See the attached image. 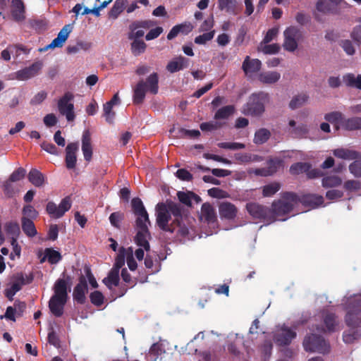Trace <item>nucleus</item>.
<instances>
[{
    "mask_svg": "<svg viewBox=\"0 0 361 361\" xmlns=\"http://www.w3.org/2000/svg\"><path fill=\"white\" fill-rule=\"evenodd\" d=\"M156 217L157 224L161 230L173 233L175 224L182 221V208L171 200H167L166 203L159 202L156 206Z\"/></svg>",
    "mask_w": 361,
    "mask_h": 361,
    "instance_id": "f257e3e1",
    "label": "nucleus"
},
{
    "mask_svg": "<svg viewBox=\"0 0 361 361\" xmlns=\"http://www.w3.org/2000/svg\"><path fill=\"white\" fill-rule=\"evenodd\" d=\"M54 295L49 301V308L51 314L60 317L63 314L64 306L68 300L67 282L63 279H59L54 285Z\"/></svg>",
    "mask_w": 361,
    "mask_h": 361,
    "instance_id": "f03ea898",
    "label": "nucleus"
},
{
    "mask_svg": "<svg viewBox=\"0 0 361 361\" xmlns=\"http://www.w3.org/2000/svg\"><path fill=\"white\" fill-rule=\"evenodd\" d=\"M133 102L135 105L142 104L145 99L146 93L155 95L159 92V75L152 73L147 79L139 80L133 89Z\"/></svg>",
    "mask_w": 361,
    "mask_h": 361,
    "instance_id": "7ed1b4c3",
    "label": "nucleus"
},
{
    "mask_svg": "<svg viewBox=\"0 0 361 361\" xmlns=\"http://www.w3.org/2000/svg\"><path fill=\"white\" fill-rule=\"evenodd\" d=\"M298 195L293 192H285L281 194V199L275 200L271 204V221L278 217L289 214L297 204Z\"/></svg>",
    "mask_w": 361,
    "mask_h": 361,
    "instance_id": "20e7f679",
    "label": "nucleus"
},
{
    "mask_svg": "<svg viewBox=\"0 0 361 361\" xmlns=\"http://www.w3.org/2000/svg\"><path fill=\"white\" fill-rule=\"evenodd\" d=\"M269 94L264 92L252 94L243 106L242 113L246 116H261L265 111V104L269 102Z\"/></svg>",
    "mask_w": 361,
    "mask_h": 361,
    "instance_id": "39448f33",
    "label": "nucleus"
},
{
    "mask_svg": "<svg viewBox=\"0 0 361 361\" xmlns=\"http://www.w3.org/2000/svg\"><path fill=\"white\" fill-rule=\"evenodd\" d=\"M346 310L347 326L352 328L361 326V295L349 298Z\"/></svg>",
    "mask_w": 361,
    "mask_h": 361,
    "instance_id": "423d86ee",
    "label": "nucleus"
},
{
    "mask_svg": "<svg viewBox=\"0 0 361 361\" xmlns=\"http://www.w3.org/2000/svg\"><path fill=\"white\" fill-rule=\"evenodd\" d=\"M303 346L306 351L327 353L330 346L325 339L317 334L306 336L303 341Z\"/></svg>",
    "mask_w": 361,
    "mask_h": 361,
    "instance_id": "0eeeda50",
    "label": "nucleus"
},
{
    "mask_svg": "<svg viewBox=\"0 0 361 361\" xmlns=\"http://www.w3.org/2000/svg\"><path fill=\"white\" fill-rule=\"evenodd\" d=\"M73 99V94L71 92H66L58 101L59 111L61 115L66 116L68 121H73L75 117L74 105L72 103Z\"/></svg>",
    "mask_w": 361,
    "mask_h": 361,
    "instance_id": "6e6552de",
    "label": "nucleus"
},
{
    "mask_svg": "<svg viewBox=\"0 0 361 361\" xmlns=\"http://www.w3.org/2000/svg\"><path fill=\"white\" fill-rule=\"evenodd\" d=\"M148 226H149L148 223H141L140 221L138 224H135L137 233L134 239L136 245L143 247L146 251L150 249L149 240L151 238V234Z\"/></svg>",
    "mask_w": 361,
    "mask_h": 361,
    "instance_id": "1a4fd4ad",
    "label": "nucleus"
},
{
    "mask_svg": "<svg viewBox=\"0 0 361 361\" xmlns=\"http://www.w3.org/2000/svg\"><path fill=\"white\" fill-rule=\"evenodd\" d=\"M71 207V200L69 196L64 197L59 205L54 202H49L46 207V211L49 215L54 219L62 217Z\"/></svg>",
    "mask_w": 361,
    "mask_h": 361,
    "instance_id": "9d476101",
    "label": "nucleus"
},
{
    "mask_svg": "<svg viewBox=\"0 0 361 361\" xmlns=\"http://www.w3.org/2000/svg\"><path fill=\"white\" fill-rule=\"evenodd\" d=\"M14 281L13 282L11 288L6 289L5 295L9 300H13V296L17 292L21 290L22 286L25 284H29L33 281V275L30 274L25 278L23 273H18L14 276Z\"/></svg>",
    "mask_w": 361,
    "mask_h": 361,
    "instance_id": "9b49d317",
    "label": "nucleus"
},
{
    "mask_svg": "<svg viewBox=\"0 0 361 361\" xmlns=\"http://www.w3.org/2000/svg\"><path fill=\"white\" fill-rule=\"evenodd\" d=\"M248 213L255 219L271 221L272 212L271 209L255 202H250L246 205Z\"/></svg>",
    "mask_w": 361,
    "mask_h": 361,
    "instance_id": "f8f14e48",
    "label": "nucleus"
},
{
    "mask_svg": "<svg viewBox=\"0 0 361 361\" xmlns=\"http://www.w3.org/2000/svg\"><path fill=\"white\" fill-rule=\"evenodd\" d=\"M284 42L283 47L288 51L293 52L298 48V42L300 32L295 27H289L284 31Z\"/></svg>",
    "mask_w": 361,
    "mask_h": 361,
    "instance_id": "ddd939ff",
    "label": "nucleus"
},
{
    "mask_svg": "<svg viewBox=\"0 0 361 361\" xmlns=\"http://www.w3.org/2000/svg\"><path fill=\"white\" fill-rule=\"evenodd\" d=\"M132 209L134 214L137 216L135 224H138L139 221L141 223H148L151 224L149 215L145 209L144 204L139 197H134L131 201Z\"/></svg>",
    "mask_w": 361,
    "mask_h": 361,
    "instance_id": "4468645a",
    "label": "nucleus"
},
{
    "mask_svg": "<svg viewBox=\"0 0 361 361\" xmlns=\"http://www.w3.org/2000/svg\"><path fill=\"white\" fill-rule=\"evenodd\" d=\"M42 68L41 61H36L28 67H25L16 73V78L18 80H27L35 77Z\"/></svg>",
    "mask_w": 361,
    "mask_h": 361,
    "instance_id": "2eb2a0df",
    "label": "nucleus"
},
{
    "mask_svg": "<svg viewBox=\"0 0 361 361\" xmlns=\"http://www.w3.org/2000/svg\"><path fill=\"white\" fill-rule=\"evenodd\" d=\"M295 336V331L284 326L275 334L274 338L277 345L284 346L289 345Z\"/></svg>",
    "mask_w": 361,
    "mask_h": 361,
    "instance_id": "dca6fc26",
    "label": "nucleus"
},
{
    "mask_svg": "<svg viewBox=\"0 0 361 361\" xmlns=\"http://www.w3.org/2000/svg\"><path fill=\"white\" fill-rule=\"evenodd\" d=\"M88 290V286L86 278L81 275L79 277V283L75 286L73 293V297L79 304H84L85 302V294Z\"/></svg>",
    "mask_w": 361,
    "mask_h": 361,
    "instance_id": "f3484780",
    "label": "nucleus"
},
{
    "mask_svg": "<svg viewBox=\"0 0 361 361\" xmlns=\"http://www.w3.org/2000/svg\"><path fill=\"white\" fill-rule=\"evenodd\" d=\"M72 30L73 25L68 24L64 25L59 32L57 37L54 39L49 45H47L45 49L62 47Z\"/></svg>",
    "mask_w": 361,
    "mask_h": 361,
    "instance_id": "a211bd4d",
    "label": "nucleus"
},
{
    "mask_svg": "<svg viewBox=\"0 0 361 361\" xmlns=\"http://www.w3.org/2000/svg\"><path fill=\"white\" fill-rule=\"evenodd\" d=\"M300 202L305 207L314 209L324 203V197L315 194H306L301 197L298 196L297 204Z\"/></svg>",
    "mask_w": 361,
    "mask_h": 361,
    "instance_id": "6ab92c4d",
    "label": "nucleus"
},
{
    "mask_svg": "<svg viewBox=\"0 0 361 361\" xmlns=\"http://www.w3.org/2000/svg\"><path fill=\"white\" fill-rule=\"evenodd\" d=\"M79 145L78 142H71L66 148V158L65 162L67 169H73L75 167L77 157L76 152H78Z\"/></svg>",
    "mask_w": 361,
    "mask_h": 361,
    "instance_id": "aec40b11",
    "label": "nucleus"
},
{
    "mask_svg": "<svg viewBox=\"0 0 361 361\" xmlns=\"http://www.w3.org/2000/svg\"><path fill=\"white\" fill-rule=\"evenodd\" d=\"M218 8L227 14L236 16L241 10L237 0H218Z\"/></svg>",
    "mask_w": 361,
    "mask_h": 361,
    "instance_id": "412c9836",
    "label": "nucleus"
},
{
    "mask_svg": "<svg viewBox=\"0 0 361 361\" xmlns=\"http://www.w3.org/2000/svg\"><path fill=\"white\" fill-rule=\"evenodd\" d=\"M262 68V62L257 59H251L247 56L242 64V69L246 75L257 73Z\"/></svg>",
    "mask_w": 361,
    "mask_h": 361,
    "instance_id": "4be33fe9",
    "label": "nucleus"
},
{
    "mask_svg": "<svg viewBox=\"0 0 361 361\" xmlns=\"http://www.w3.org/2000/svg\"><path fill=\"white\" fill-rule=\"evenodd\" d=\"M190 60L188 58L179 56L169 62L166 70L171 73H173L188 68Z\"/></svg>",
    "mask_w": 361,
    "mask_h": 361,
    "instance_id": "5701e85b",
    "label": "nucleus"
},
{
    "mask_svg": "<svg viewBox=\"0 0 361 361\" xmlns=\"http://www.w3.org/2000/svg\"><path fill=\"white\" fill-rule=\"evenodd\" d=\"M219 212L221 219L232 220L235 218L238 209L233 204L223 202L219 204Z\"/></svg>",
    "mask_w": 361,
    "mask_h": 361,
    "instance_id": "b1692460",
    "label": "nucleus"
},
{
    "mask_svg": "<svg viewBox=\"0 0 361 361\" xmlns=\"http://www.w3.org/2000/svg\"><path fill=\"white\" fill-rule=\"evenodd\" d=\"M324 324L326 329H323L324 332H334L337 331L338 321L336 315L331 312L325 311L322 314Z\"/></svg>",
    "mask_w": 361,
    "mask_h": 361,
    "instance_id": "393cba45",
    "label": "nucleus"
},
{
    "mask_svg": "<svg viewBox=\"0 0 361 361\" xmlns=\"http://www.w3.org/2000/svg\"><path fill=\"white\" fill-rule=\"evenodd\" d=\"M25 5L22 0H12L11 15L13 19L16 22H22L25 20Z\"/></svg>",
    "mask_w": 361,
    "mask_h": 361,
    "instance_id": "a878e982",
    "label": "nucleus"
},
{
    "mask_svg": "<svg viewBox=\"0 0 361 361\" xmlns=\"http://www.w3.org/2000/svg\"><path fill=\"white\" fill-rule=\"evenodd\" d=\"M82 151L85 160L90 161L92 157V147L91 144V135L88 130H85L82 133Z\"/></svg>",
    "mask_w": 361,
    "mask_h": 361,
    "instance_id": "bb28decb",
    "label": "nucleus"
},
{
    "mask_svg": "<svg viewBox=\"0 0 361 361\" xmlns=\"http://www.w3.org/2000/svg\"><path fill=\"white\" fill-rule=\"evenodd\" d=\"M28 180L35 187L41 188L46 183L44 175L37 169H32L27 175Z\"/></svg>",
    "mask_w": 361,
    "mask_h": 361,
    "instance_id": "cd10ccee",
    "label": "nucleus"
},
{
    "mask_svg": "<svg viewBox=\"0 0 361 361\" xmlns=\"http://www.w3.org/2000/svg\"><path fill=\"white\" fill-rule=\"evenodd\" d=\"M288 125L292 128V129L289 130V133L293 137L302 138L309 132L307 126L305 124L301 123L296 126V122L294 120L289 121Z\"/></svg>",
    "mask_w": 361,
    "mask_h": 361,
    "instance_id": "c85d7f7f",
    "label": "nucleus"
},
{
    "mask_svg": "<svg viewBox=\"0 0 361 361\" xmlns=\"http://www.w3.org/2000/svg\"><path fill=\"white\" fill-rule=\"evenodd\" d=\"M44 257L40 259V262L43 263L46 260L51 264H57L62 259V255L59 251L55 250L52 247H47L44 250Z\"/></svg>",
    "mask_w": 361,
    "mask_h": 361,
    "instance_id": "c756f323",
    "label": "nucleus"
},
{
    "mask_svg": "<svg viewBox=\"0 0 361 361\" xmlns=\"http://www.w3.org/2000/svg\"><path fill=\"white\" fill-rule=\"evenodd\" d=\"M201 216L207 223H213L216 220V211L209 202H205L202 205Z\"/></svg>",
    "mask_w": 361,
    "mask_h": 361,
    "instance_id": "7c9ffc66",
    "label": "nucleus"
},
{
    "mask_svg": "<svg viewBox=\"0 0 361 361\" xmlns=\"http://www.w3.org/2000/svg\"><path fill=\"white\" fill-rule=\"evenodd\" d=\"M344 118V115L340 111H332L324 115V119L333 124L336 130L342 127Z\"/></svg>",
    "mask_w": 361,
    "mask_h": 361,
    "instance_id": "2f4dec72",
    "label": "nucleus"
},
{
    "mask_svg": "<svg viewBox=\"0 0 361 361\" xmlns=\"http://www.w3.org/2000/svg\"><path fill=\"white\" fill-rule=\"evenodd\" d=\"M21 226L23 231L28 238H33L37 234L34 222L27 217L21 218Z\"/></svg>",
    "mask_w": 361,
    "mask_h": 361,
    "instance_id": "473e14b6",
    "label": "nucleus"
},
{
    "mask_svg": "<svg viewBox=\"0 0 361 361\" xmlns=\"http://www.w3.org/2000/svg\"><path fill=\"white\" fill-rule=\"evenodd\" d=\"M333 154L338 158L348 160H354L359 157L357 152L343 148L334 149Z\"/></svg>",
    "mask_w": 361,
    "mask_h": 361,
    "instance_id": "72a5a7b5",
    "label": "nucleus"
},
{
    "mask_svg": "<svg viewBox=\"0 0 361 361\" xmlns=\"http://www.w3.org/2000/svg\"><path fill=\"white\" fill-rule=\"evenodd\" d=\"M281 75L276 71L262 72L259 74V80L264 84H274L279 80Z\"/></svg>",
    "mask_w": 361,
    "mask_h": 361,
    "instance_id": "f704fd0d",
    "label": "nucleus"
},
{
    "mask_svg": "<svg viewBox=\"0 0 361 361\" xmlns=\"http://www.w3.org/2000/svg\"><path fill=\"white\" fill-rule=\"evenodd\" d=\"M343 80L347 87L361 90V74L355 76L353 73H347L343 76Z\"/></svg>",
    "mask_w": 361,
    "mask_h": 361,
    "instance_id": "c9c22d12",
    "label": "nucleus"
},
{
    "mask_svg": "<svg viewBox=\"0 0 361 361\" xmlns=\"http://www.w3.org/2000/svg\"><path fill=\"white\" fill-rule=\"evenodd\" d=\"M4 230L6 233L11 236V240H18L20 234V226L16 221L6 222L4 225Z\"/></svg>",
    "mask_w": 361,
    "mask_h": 361,
    "instance_id": "e433bc0d",
    "label": "nucleus"
},
{
    "mask_svg": "<svg viewBox=\"0 0 361 361\" xmlns=\"http://www.w3.org/2000/svg\"><path fill=\"white\" fill-rule=\"evenodd\" d=\"M341 128L345 130H355L361 129V118L352 117L349 118H344Z\"/></svg>",
    "mask_w": 361,
    "mask_h": 361,
    "instance_id": "4c0bfd02",
    "label": "nucleus"
},
{
    "mask_svg": "<svg viewBox=\"0 0 361 361\" xmlns=\"http://www.w3.org/2000/svg\"><path fill=\"white\" fill-rule=\"evenodd\" d=\"M127 4V0H116L112 8L109 12V18L116 19L123 12Z\"/></svg>",
    "mask_w": 361,
    "mask_h": 361,
    "instance_id": "58836bf2",
    "label": "nucleus"
},
{
    "mask_svg": "<svg viewBox=\"0 0 361 361\" xmlns=\"http://www.w3.org/2000/svg\"><path fill=\"white\" fill-rule=\"evenodd\" d=\"M235 112V107L233 105L224 106L216 111L214 114V119H227Z\"/></svg>",
    "mask_w": 361,
    "mask_h": 361,
    "instance_id": "ea45409f",
    "label": "nucleus"
},
{
    "mask_svg": "<svg viewBox=\"0 0 361 361\" xmlns=\"http://www.w3.org/2000/svg\"><path fill=\"white\" fill-rule=\"evenodd\" d=\"M119 280V271H116V269H111L103 282L109 288H111L112 286H118Z\"/></svg>",
    "mask_w": 361,
    "mask_h": 361,
    "instance_id": "a19ab883",
    "label": "nucleus"
},
{
    "mask_svg": "<svg viewBox=\"0 0 361 361\" xmlns=\"http://www.w3.org/2000/svg\"><path fill=\"white\" fill-rule=\"evenodd\" d=\"M271 137V132L264 128L257 130L255 133L253 141L257 145L265 143Z\"/></svg>",
    "mask_w": 361,
    "mask_h": 361,
    "instance_id": "79ce46f5",
    "label": "nucleus"
},
{
    "mask_svg": "<svg viewBox=\"0 0 361 361\" xmlns=\"http://www.w3.org/2000/svg\"><path fill=\"white\" fill-rule=\"evenodd\" d=\"M322 184L325 188H336L342 184V179L336 175L326 176L322 178Z\"/></svg>",
    "mask_w": 361,
    "mask_h": 361,
    "instance_id": "37998d69",
    "label": "nucleus"
},
{
    "mask_svg": "<svg viewBox=\"0 0 361 361\" xmlns=\"http://www.w3.org/2000/svg\"><path fill=\"white\" fill-rule=\"evenodd\" d=\"M176 233V238L180 239H190V230L188 226L182 223V221H178V224H175V231Z\"/></svg>",
    "mask_w": 361,
    "mask_h": 361,
    "instance_id": "c03bdc74",
    "label": "nucleus"
},
{
    "mask_svg": "<svg viewBox=\"0 0 361 361\" xmlns=\"http://www.w3.org/2000/svg\"><path fill=\"white\" fill-rule=\"evenodd\" d=\"M309 99V96L305 93L295 95L292 98L289 103V107L292 110H295L304 105Z\"/></svg>",
    "mask_w": 361,
    "mask_h": 361,
    "instance_id": "a18cd8bd",
    "label": "nucleus"
},
{
    "mask_svg": "<svg viewBox=\"0 0 361 361\" xmlns=\"http://www.w3.org/2000/svg\"><path fill=\"white\" fill-rule=\"evenodd\" d=\"M191 31V27L190 25L186 24H179L173 26L170 32L167 35V39L169 40H171L175 38L180 32L182 33H188Z\"/></svg>",
    "mask_w": 361,
    "mask_h": 361,
    "instance_id": "49530a36",
    "label": "nucleus"
},
{
    "mask_svg": "<svg viewBox=\"0 0 361 361\" xmlns=\"http://www.w3.org/2000/svg\"><path fill=\"white\" fill-rule=\"evenodd\" d=\"M235 159L240 163L257 162L262 160V157L257 154L248 153H236Z\"/></svg>",
    "mask_w": 361,
    "mask_h": 361,
    "instance_id": "de8ad7c7",
    "label": "nucleus"
},
{
    "mask_svg": "<svg viewBox=\"0 0 361 361\" xmlns=\"http://www.w3.org/2000/svg\"><path fill=\"white\" fill-rule=\"evenodd\" d=\"M279 164L280 162L278 161L270 160L266 170L257 169L256 173L262 176H271L277 171Z\"/></svg>",
    "mask_w": 361,
    "mask_h": 361,
    "instance_id": "09e8293b",
    "label": "nucleus"
},
{
    "mask_svg": "<svg viewBox=\"0 0 361 361\" xmlns=\"http://www.w3.org/2000/svg\"><path fill=\"white\" fill-rule=\"evenodd\" d=\"M147 44L143 40H133L130 44V50L132 54L135 56H140L146 50Z\"/></svg>",
    "mask_w": 361,
    "mask_h": 361,
    "instance_id": "8fccbe9b",
    "label": "nucleus"
},
{
    "mask_svg": "<svg viewBox=\"0 0 361 361\" xmlns=\"http://www.w3.org/2000/svg\"><path fill=\"white\" fill-rule=\"evenodd\" d=\"M311 168V165L306 162H297L292 164L290 167V173L293 175L306 173Z\"/></svg>",
    "mask_w": 361,
    "mask_h": 361,
    "instance_id": "3c124183",
    "label": "nucleus"
},
{
    "mask_svg": "<svg viewBox=\"0 0 361 361\" xmlns=\"http://www.w3.org/2000/svg\"><path fill=\"white\" fill-rule=\"evenodd\" d=\"M281 188L280 183L274 182L264 185L262 188V195L264 197H271L276 193Z\"/></svg>",
    "mask_w": 361,
    "mask_h": 361,
    "instance_id": "603ef678",
    "label": "nucleus"
},
{
    "mask_svg": "<svg viewBox=\"0 0 361 361\" xmlns=\"http://www.w3.org/2000/svg\"><path fill=\"white\" fill-rule=\"evenodd\" d=\"M127 254V250L121 247L119 250V252L116 257L115 263L112 269H116V271H120V269L125 264V257Z\"/></svg>",
    "mask_w": 361,
    "mask_h": 361,
    "instance_id": "864d4df0",
    "label": "nucleus"
},
{
    "mask_svg": "<svg viewBox=\"0 0 361 361\" xmlns=\"http://www.w3.org/2000/svg\"><path fill=\"white\" fill-rule=\"evenodd\" d=\"M154 25V23L150 20H135L129 25V30H137L138 28L149 29Z\"/></svg>",
    "mask_w": 361,
    "mask_h": 361,
    "instance_id": "5fc2aeb1",
    "label": "nucleus"
},
{
    "mask_svg": "<svg viewBox=\"0 0 361 361\" xmlns=\"http://www.w3.org/2000/svg\"><path fill=\"white\" fill-rule=\"evenodd\" d=\"M316 7L318 11L324 13H334V5L332 3L324 0H319L317 3Z\"/></svg>",
    "mask_w": 361,
    "mask_h": 361,
    "instance_id": "6e6d98bb",
    "label": "nucleus"
},
{
    "mask_svg": "<svg viewBox=\"0 0 361 361\" xmlns=\"http://www.w3.org/2000/svg\"><path fill=\"white\" fill-rule=\"evenodd\" d=\"M124 219V214L120 212H113L109 216V221L111 224L116 228H121V222Z\"/></svg>",
    "mask_w": 361,
    "mask_h": 361,
    "instance_id": "4d7b16f0",
    "label": "nucleus"
},
{
    "mask_svg": "<svg viewBox=\"0 0 361 361\" xmlns=\"http://www.w3.org/2000/svg\"><path fill=\"white\" fill-rule=\"evenodd\" d=\"M23 216L30 219H35L38 216L37 211L30 204L25 205L22 210Z\"/></svg>",
    "mask_w": 361,
    "mask_h": 361,
    "instance_id": "13d9d810",
    "label": "nucleus"
},
{
    "mask_svg": "<svg viewBox=\"0 0 361 361\" xmlns=\"http://www.w3.org/2000/svg\"><path fill=\"white\" fill-rule=\"evenodd\" d=\"M214 33L215 31L212 30L200 35L195 38V43L197 44H204L206 42L213 39Z\"/></svg>",
    "mask_w": 361,
    "mask_h": 361,
    "instance_id": "bf43d9fd",
    "label": "nucleus"
},
{
    "mask_svg": "<svg viewBox=\"0 0 361 361\" xmlns=\"http://www.w3.org/2000/svg\"><path fill=\"white\" fill-rule=\"evenodd\" d=\"M343 188L347 191H358L361 189V182L355 180H346L343 184Z\"/></svg>",
    "mask_w": 361,
    "mask_h": 361,
    "instance_id": "052dcab7",
    "label": "nucleus"
},
{
    "mask_svg": "<svg viewBox=\"0 0 361 361\" xmlns=\"http://www.w3.org/2000/svg\"><path fill=\"white\" fill-rule=\"evenodd\" d=\"M218 147L221 149H227L231 150L242 149L245 147V145L240 142H219L217 144Z\"/></svg>",
    "mask_w": 361,
    "mask_h": 361,
    "instance_id": "680f3d73",
    "label": "nucleus"
},
{
    "mask_svg": "<svg viewBox=\"0 0 361 361\" xmlns=\"http://www.w3.org/2000/svg\"><path fill=\"white\" fill-rule=\"evenodd\" d=\"M190 194L191 191H188L187 192L178 191L177 192V197L181 203L190 207L192 205V197Z\"/></svg>",
    "mask_w": 361,
    "mask_h": 361,
    "instance_id": "e2e57ef3",
    "label": "nucleus"
},
{
    "mask_svg": "<svg viewBox=\"0 0 361 361\" xmlns=\"http://www.w3.org/2000/svg\"><path fill=\"white\" fill-rule=\"evenodd\" d=\"M90 298L91 302L97 307L101 306L104 302V295L98 290L91 293Z\"/></svg>",
    "mask_w": 361,
    "mask_h": 361,
    "instance_id": "0e129e2a",
    "label": "nucleus"
},
{
    "mask_svg": "<svg viewBox=\"0 0 361 361\" xmlns=\"http://www.w3.org/2000/svg\"><path fill=\"white\" fill-rule=\"evenodd\" d=\"M350 172L356 178H361V160H355L349 165Z\"/></svg>",
    "mask_w": 361,
    "mask_h": 361,
    "instance_id": "69168bd1",
    "label": "nucleus"
},
{
    "mask_svg": "<svg viewBox=\"0 0 361 361\" xmlns=\"http://www.w3.org/2000/svg\"><path fill=\"white\" fill-rule=\"evenodd\" d=\"M25 169L22 167H20L11 174L8 180H10L12 182L18 181L25 177Z\"/></svg>",
    "mask_w": 361,
    "mask_h": 361,
    "instance_id": "338daca9",
    "label": "nucleus"
},
{
    "mask_svg": "<svg viewBox=\"0 0 361 361\" xmlns=\"http://www.w3.org/2000/svg\"><path fill=\"white\" fill-rule=\"evenodd\" d=\"M360 25L355 26L351 34V38L357 43H361V18L358 20Z\"/></svg>",
    "mask_w": 361,
    "mask_h": 361,
    "instance_id": "774afa93",
    "label": "nucleus"
}]
</instances>
